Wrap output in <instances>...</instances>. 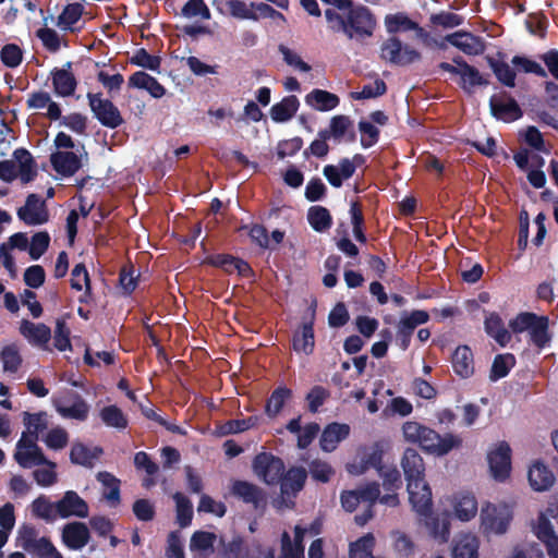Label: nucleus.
Wrapping results in <instances>:
<instances>
[{"label": "nucleus", "mask_w": 558, "mask_h": 558, "mask_svg": "<svg viewBox=\"0 0 558 558\" xmlns=\"http://www.w3.org/2000/svg\"><path fill=\"white\" fill-rule=\"evenodd\" d=\"M0 360L4 372L16 373L22 364V356L15 344L3 347L0 352Z\"/></svg>", "instance_id": "603ef678"}, {"label": "nucleus", "mask_w": 558, "mask_h": 558, "mask_svg": "<svg viewBox=\"0 0 558 558\" xmlns=\"http://www.w3.org/2000/svg\"><path fill=\"white\" fill-rule=\"evenodd\" d=\"M19 177L23 183H29L35 180L38 174L37 163L32 154L26 148H16L13 151Z\"/></svg>", "instance_id": "393cba45"}, {"label": "nucleus", "mask_w": 558, "mask_h": 558, "mask_svg": "<svg viewBox=\"0 0 558 558\" xmlns=\"http://www.w3.org/2000/svg\"><path fill=\"white\" fill-rule=\"evenodd\" d=\"M53 170L61 177H72L82 168V160L73 151L57 150L50 155Z\"/></svg>", "instance_id": "6ab92c4d"}, {"label": "nucleus", "mask_w": 558, "mask_h": 558, "mask_svg": "<svg viewBox=\"0 0 558 558\" xmlns=\"http://www.w3.org/2000/svg\"><path fill=\"white\" fill-rule=\"evenodd\" d=\"M506 54L498 51L496 57L486 56L485 60L495 74L496 78L507 87L515 86V70H513L506 61Z\"/></svg>", "instance_id": "b1692460"}, {"label": "nucleus", "mask_w": 558, "mask_h": 558, "mask_svg": "<svg viewBox=\"0 0 558 558\" xmlns=\"http://www.w3.org/2000/svg\"><path fill=\"white\" fill-rule=\"evenodd\" d=\"M531 342L539 349H543L550 341L548 332V318L546 316H538L537 320L529 331Z\"/></svg>", "instance_id": "a19ab883"}, {"label": "nucleus", "mask_w": 558, "mask_h": 558, "mask_svg": "<svg viewBox=\"0 0 558 558\" xmlns=\"http://www.w3.org/2000/svg\"><path fill=\"white\" fill-rule=\"evenodd\" d=\"M53 405L56 411L64 418L85 421L89 412L87 402L75 391H69L61 399L54 400Z\"/></svg>", "instance_id": "9b49d317"}, {"label": "nucleus", "mask_w": 558, "mask_h": 558, "mask_svg": "<svg viewBox=\"0 0 558 558\" xmlns=\"http://www.w3.org/2000/svg\"><path fill=\"white\" fill-rule=\"evenodd\" d=\"M316 319V303L314 302L302 316V323L292 337V348L295 352L311 355L315 349L314 324Z\"/></svg>", "instance_id": "6e6552de"}, {"label": "nucleus", "mask_w": 558, "mask_h": 558, "mask_svg": "<svg viewBox=\"0 0 558 558\" xmlns=\"http://www.w3.org/2000/svg\"><path fill=\"white\" fill-rule=\"evenodd\" d=\"M350 434V426L345 423L332 422L325 426L320 435L319 445L323 451L331 452L338 444Z\"/></svg>", "instance_id": "4be33fe9"}, {"label": "nucleus", "mask_w": 558, "mask_h": 558, "mask_svg": "<svg viewBox=\"0 0 558 558\" xmlns=\"http://www.w3.org/2000/svg\"><path fill=\"white\" fill-rule=\"evenodd\" d=\"M72 65L73 63L68 61L61 69L54 68L50 73L53 92L60 97H70L76 90L77 81L72 72Z\"/></svg>", "instance_id": "dca6fc26"}, {"label": "nucleus", "mask_w": 558, "mask_h": 558, "mask_svg": "<svg viewBox=\"0 0 558 558\" xmlns=\"http://www.w3.org/2000/svg\"><path fill=\"white\" fill-rule=\"evenodd\" d=\"M489 109L495 119L506 123L517 121L523 116L518 101L508 92L494 94L489 98Z\"/></svg>", "instance_id": "9d476101"}, {"label": "nucleus", "mask_w": 558, "mask_h": 558, "mask_svg": "<svg viewBox=\"0 0 558 558\" xmlns=\"http://www.w3.org/2000/svg\"><path fill=\"white\" fill-rule=\"evenodd\" d=\"M217 536L215 533L206 531H196L193 533L190 542V549L192 551H208L214 548V543Z\"/></svg>", "instance_id": "bf43d9fd"}, {"label": "nucleus", "mask_w": 558, "mask_h": 558, "mask_svg": "<svg viewBox=\"0 0 558 558\" xmlns=\"http://www.w3.org/2000/svg\"><path fill=\"white\" fill-rule=\"evenodd\" d=\"M175 501L177 523L180 527H186L193 520V505L191 500L182 493L177 492L173 495Z\"/></svg>", "instance_id": "4c0bfd02"}, {"label": "nucleus", "mask_w": 558, "mask_h": 558, "mask_svg": "<svg viewBox=\"0 0 558 558\" xmlns=\"http://www.w3.org/2000/svg\"><path fill=\"white\" fill-rule=\"evenodd\" d=\"M292 397V390L286 386L276 388L265 404V413L269 417H276L283 409L286 402Z\"/></svg>", "instance_id": "7c9ffc66"}, {"label": "nucleus", "mask_w": 558, "mask_h": 558, "mask_svg": "<svg viewBox=\"0 0 558 558\" xmlns=\"http://www.w3.org/2000/svg\"><path fill=\"white\" fill-rule=\"evenodd\" d=\"M429 320V313L424 310H414L411 313L404 312L401 315L399 325L405 329L414 331L420 325L426 324Z\"/></svg>", "instance_id": "0e129e2a"}, {"label": "nucleus", "mask_w": 558, "mask_h": 558, "mask_svg": "<svg viewBox=\"0 0 558 558\" xmlns=\"http://www.w3.org/2000/svg\"><path fill=\"white\" fill-rule=\"evenodd\" d=\"M308 472L314 481L320 483H328L335 474L332 466L319 459L311 461L308 464Z\"/></svg>", "instance_id": "052dcab7"}, {"label": "nucleus", "mask_w": 558, "mask_h": 558, "mask_svg": "<svg viewBox=\"0 0 558 558\" xmlns=\"http://www.w3.org/2000/svg\"><path fill=\"white\" fill-rule=\"evenodd\" d=\"M56 512L63 519L70 517L86 518L88 515V505L76 492L68 490L56 502Z\"/></svg>", "instance_id": "2eb2a0df"}, {"label": "nucleus", "mask_w": 558, "mask_h": 558, "mask_svg": "<svg viewBox=\"0 0 558 558\" xmlns=\"http://www.w3.org/2000/svg\"><path fill=\"white\" fill-rule=\"evenodd\" d=\"M181 15L187 19L201 16L204 20H209L211 16L204 0H189L181 9Z\"/></svg>", "instance_id": "338daca9"}, {"label": "nucleus", "mask_w": 558, "mask_h": 558, "mask_svg": "<svg viewBox=\"0 0 558 558\" xmlns=\"http://www.w3.org/2000/svg\"><path fill=\"white\" fill-rule=\"evenodd\" d=\"M375 537L368 533L350 544V558H373Z\"/></svg>", "instance_id": "37998d69"}, {"label": "nucleus", "mask_w": 558, "mask_h": 558, "mask_svg": "<svg viewBox=\"0 0 558 558\" xmlns=\"http://www.w3.org/2000/svg\"><path fill=\"white\" fill-rule=\"evenodd\" d=\"M84 12V7L80 2L70 3L64 7L58 16V26L64 31H73V25L80 21Z\"/></svg>", "instance_id": "ea45409f"}, {"label": "nucleus", "mask_w": 558, "mask_h": 558, "mask_svg": "<svg viewBox=\"0 0 558 558\" xmlns=\"http://www.w3.org/2000/svg\"><path fill=\"white\" fill-rule=\"evenodd\" d=\"M34 558H63L48 537H40L35 545L26 550Z\"/></svg>", "instance_id": "09e8293b"}, {"label": "nucleus", "mask_w": 558, "mask_h": 558, "mask_svg": "<svg viewBox=\"0 0 558 558\" xmlns=\"http://www.w3.org/2000/svg\"><path fill=\"white\" fill-rule=\"evenodd\" d=\"M45 468L36 469L33 472V477L36 483L41 487H49L57 483L58 474L56 472L57 463L47 459L43 464Z\"/></svg>", "instance_id": "8fccbe9b"}, {"label": "nucleus", "mask_w": 558, "mask_h": 558, "mask_svg": "<svg viewBox=\"0 0 558 558\" xmlns=\"http://www.w3.org/2000/svg\"><path fill=\"white\" fill-rule=\"evenodd\" d=\"M535 535L545 544L546 548L549 547V545L558 543V535H556L550 521L543 515L538 519Z\"/></svg>", "instance_id": "680f3d73"}, {"label": "nucleus", "mask_w": 558, "mask_h": 558, "mask_svg": "<svg viewBox=\"0 0 558 558\" xmlns=\"http://www.w3.org/2000/svg\"><path fill=\"white\" fill-rule=\"evenodd\" d=\"M99 416L102 423L108 427L125 429L129 424L128 417L123 411L114 404L104 407L99 412Z\"/></svg>", "instance_id": "f704fd0d"}, {"label": "nucleus", "mask_w": 558, "mask_h": 558, "mask_svg": "<svg viewBox=\"0 0 558 558\" xmlns=\"http://www.w3.org/2000/svg\"><path fill=\"white\" fill-rule=\"evenodd\" d=\"M464 23V17L460 14L440 11L429 16V24L433 27H441L444 29L454 28Z\"/></svg>", "instance_id": "a18cd8bd"}, {"label": "nucleus", "mask_w": 558, "mask_h": 558, "mask_svg": "<svg viewBox=\"0 0 558 558\" xmlns=\"http://www.w3.org/2000/svg\"><path fill=\"white\" fill-rule=\"evenodd\" d=\"M130 63L143 69L159 72L161 58L148 53L145 48H140L135 50L134 54L131 57Z\"/></svg>", "instance_id": "de8ad7c7"}, {"label": "nucleus", "mask_w": 558, "mask_h": 558, "mask_svg": "<svg viewBox=\"0 0 558 558\" xmlns=\"http://www.w3.org/2000/svg\"><path fill=\"white\" fill-rule=\"evenodd\" d=\"M89 538V530L83 522H71L63 527L62 542L70 549H82L87 545Z\"/></svg>", "instance_id": "412c9836"}, {"label": "nucleus", "mask_w": 558, "mask_h": 558, "mask_svg": "<svg viewBox=\"0 0 558 558\" xmlns=\"http://www.w3.org/2000/svg\"><path fill=\"white\" fill-rule=\"evenodd\" d=\"M515 365V357L512 353L497 354L494 357L489 379L497 381L506 377Z\"/></svg>", "instance_id": "c9c22d12"}, {"label": "nucleus", "mask_w": 558, "mask_h": 558, "mask_svg": "<svg viewBox=\"0 0 558 558\" xmlns=\"http://www.w3.org/2000/svg\"><path fill=\"white\" fill-rule=\"evenodd\" d=\"M17 217L27 226H38L48 222L49 211L46 202L35 193L29 194L26 197L25 205L17 209Z\"/></svg>", "instance_id": "f8f14e48"}, {"label": "nucleus", "mask_w": 558, "mask_h": 558, "mask_svg": "<svg viewBox=\"0 0 558 558\" xmlns=\"http://www.w3.org/2000/svg\"><path fill=\"white\" fill-rule=\"evenodd\" d=\"M350 128H352V120L348 116L338 114L332 117L329 126L322 131L328 135L329 140L340 143Z\"/></svg>", "instance_id": "e433bc0d"}, {"label": "nucleus", "mask_w": 558, "mask_h": 558, "mask_svg": "<svg viewBox=\"0 0 558 558\" xmlns=\"http://www.w3.org/2000/svg\"><path fill=\"white\" fill-rule=\"evenodd\" d=\"M305 101L317 111H330L339 106L340 99L333 93L315 88L306 95Z\"/></svg>", "instance_id": "bb28decb"}, {"label": "nucleus", "mask_w": 558, "mask_h": 558, "mask_svg": "<svg viewBox=\"0 0 558 558\" xmlns=\"http://www.w3.org/2000/svg\"><path fill=\"white\" fill-rule=\"evenodd\" d=\"M386 32L390 35L380 46V59L397 66H408L421 61L422 53L397 36L398 33L414 32L417 39L425 46L434 43L438 49H446L444 41H437L417 22L413 21L408 13H389L384 19Z\"/></svg>", "instance_id": "f257e3e1"}, {"label": "nucleus", "mask_w": 558, "mask_h": 558, "mask_svg": "<svg viewBox=\"0 0 558 558\" xmlns=\"http://www.w3.org/2000/svg\"><path fill=\"white\" fill-rule=\"evenodd\" d=\"M1 62L10 69H14L22 63L23 51L16 44H7L0 51Z\"/></svg>", "instance_id": "e2e57ef3"}, {"label": "nucleus", "mask_w": 558, "mask_h": 558, "mask_svg": "<svg viewBox=\"0 0 558 558\" xmlns=\"http://www.w3.org/2000/svg\"><path fill=\"white\" fill-rule=\"evenodd\" d=\"M307 478V472L302 466H292L281 477L280 493L283 497H296L303 489Z\"/></svg>", "instance_id": "a211bd4d"}, {"label": "nucleus", "mask_w": 558, "mask_h": 558, "mask_svg": "<svg viewBox=\"0 0 558 558\" xmlns=\"http://www.w3.org/2000/svg\"><path fill=\"white\" fill-rule=\"evenodd\" d=\"M44 441L48 448L60 450L68 446L69 434L62 427H54L47 433Z\"/></svg>", "instance_id": "774afa93"}, {"label": "nucleus", "mask_w": 558, "mask_h": 558, "mask_svg": "<svg viewBox=\"0 0 558 558\" xmlns=\"http://www.w3.org/2000/svg\"><path fill=\"white\" fill-rule=\"evenodd\" d=\"M512 520V512L506 505L487 502L481 510V527L484 533L504 534Z\"/></svg>", "instance_id": "423d86ee"}, {"label": "nucleus", "mask_w": 558, "mask_h": 558, "mask_svg": "<svg viewBox=\"0 0 558 558\" xmlns=\"http://www.w3.org/2000/svg\"><path fill=\"white\" fill-rule=\"evenodd\" d=\"M478 543L476 537L463 535L460 537L452 550L453 558H477Z\"/></svg>", "instance_id": "79ce46f5"}, {"label": "nucleus", "mask_w": 558, "mask_h": 558, "mask_svg": "<svg viewBox=\"0 0 558 558\" xmlns=\"http://www.w3.org/2000/svg\"><path fill=\"white\" fill-rule=\"evenodd\" d=\"M445 41L466 56H481L486 50L485 39L468 31H458L448 34L444 38V43Z\"/></svg>", "instance_id": "4468645a"}, {"label": "nucleus", "mask_w": 558, "mask_h": 558, "mask_svg": "<svg viewBox=\"0 0 558 558\" xmlns=\"http://www.w3.org/2000/svg\"><path fill=\"white\" fill-rule=\"evenodd\" d=\"M33 449L15 451L13 454L16 463L23 469H32L47 462V458L40 447H32Z\"/></svg>", "instance_id": "473e14b6"}, {"label": "nucleus", "mask_w": 558, "mask_h": 558, "mask_svg": "<svg viewBox=\"0 0 558 558\" xmlns=\"http://www.w3.org/2000/svg\"><path fill=\"white\" fill-rule=\"evenodd\" d=\"M97 480L106 487H109V492L104 494V497L111 504L117 506L120 502V480L109 472H99Z\"/></svg>", "instance_id": "49530a36"}, {"label": "nucleus", "mask_w": 558, "mask_h": 558, "mask_svg": "<svg viewBox=\"0 0 558 558\" xmlns=\"http://www.w3.org/2000/svg\"><path fill=\"white\" fill-rule=\"evenodd\" d=\"M511 63L519 72L531 73L542 78L547 77V71L536 61L525 56H514Z\"/></svg>", "instance_id": "5fc2aeb1"}, {"label": "nucleus", "mask_w": 558, "mask_h": 558, "mask_svg": "<svg viewBox=\"0 0 558 558\" xmlns=\"http://www.w3.org/2000/svg\"><path fill=\"white\" fill-rule=\"evenodd\" d=\"M299 106L300 101L296 96H287L282 98L281 101L272 105L270 108V117L272 121L277 123L287 122L295 116Z\"/></svg>", "instance_id": "c756f323"}, {"label": "nucleus", "mask_w": 558, "mask_h": 558, "mask_svg": "<svg viewBox=\"0 0 558 558\" xmlns=\"http://www.w3.org/2000/svg\"><path fill=\"white\" fill-rule=\"evenodd\" d=\"M88 105L99 123L109 129H117L124 120L118 107L109 99L101 98V94L87 93Z\"/></svg>", "instance_id": "0eeeda50"}, {"label": "nucleus", "mask_w": 558, "mask_h": 558, "mask_svg": "<svg viewBox=\"0 0 558 558\" xmlns=\"http://www.w3.org/2000/svg\"><path fill=\"white\" fill-rule=\"evenodd\" d=\"M329 137L322 130L318 131L317 137L310 144V146L303 151V155L308 158L315 156L317 158H325L330 147L328 145Z\"/></svg>", "instance_id": "4d7b16f0"}, {"label": "nucleus", "mask_w": 558, "mask_h": 558, "mask_svg": "<svg viewBox=\"0 0 558 558\" xmlns=\"http://www.w3.org/2000/svg\"><path fill=\"white\" fill-rule=\"evenodd\" d=\"M492 476L498 482H505L511 472V448L506 441L498 444L496 449L487 454Z\"/></svg>", "instance_id": "ddd939ff"}, {"label": "nucleus", "mask_w": 558, "mask_h": 558, "mask_svg": "<svg viewBox=\"0 0 558 558\" xmlns=\"http://www.w3.org/2000/svg\"><path fill=\"white\" fill-rule=\"evenodd\" d=\"M484 328L486 333L492 337L500 347H506L511 340V335L506 329L501 317L495 312L486 316Z\"/></svg>", "instance_id": "c85d7f7f"}, {"label": "nucleus", "mask_w": 558, "mask_h": 558, "mask_svg": "<svg viewBox=\"0 0 558 558\" xmlns=\"http://www.w3.org/2000/svg\"><path fill=\"white\" fill-rule=\"evenodd\" d=\"M230 493L246 505H251L254 510L264 512L267 507L266 492L258 485L244 480L232 482Z\"/></svg>", "instance_id": "1a4fd4ad"}, {"label": "nucleus", "mask_w": 558, "mask_h": 558, "mask_svg": "<svg viewBox=\"0 0 558 558\" xmlns=\"http://www.w3.org/2000/svg\"><path fill=\"white\" fill-rule=\"evenodd\" d=\"M102 449L100 447L90 449L82 442H75L71 447L70 461L73 464L82 465L85 468H93L95 461L100 457Z\"/></svg>", "instance_id": "cd10ccee"}, {"label": "nucleus", "mask_w": 558, "mask_h": 558, "mask_svg": "<svg viewBox=\"0 0 558 558\" xmlns=\"http://www.w3.org/2000/svg\"><path fill=\"white\" fill-rule=\"evenodd\" d=\"M70 335L71 330L68 327L65 319L57 318L53 335V345L58 351L64 352L72 350Z\"/></svg>", "instance_id": "3c124183"}, {"label": "nucleus", "mask_w": 558, "mask_h": 558, "mask_svg": "<svg viewBox=\"0 0 558 558\" xmlns=\"http://www.w3.org/2000/svg\"><path fill=\"white\" fill-rule=\"evenodd\" d=\"M23 424L26 426L27 432L32 436H37L38 434L47 429V413L40 411L38 413H29L27 411L23 412Z\"/></svg>", "instance_id": "864d4df0"}, {"label": "nucleus", "mask_w": 558, "mask_h": 558, "mask_svg": "<svg viewBox=\"0 0 558 558\" xmlns=\"http://www.w3.org/2000/svg\"><path fill=\"white\" fill-rule=\"evenodd\" d=\"M453 372L461 378H469L474 374V356L468 345H459L451 357Z\"/></svg>", "instance_id": "a878e982"}, {"label": "nucleus", "mask_w": 558, "mask_h": 558, "mask_svg": "<svg viewBox=\"0 0 558 558\" xmlns=\"http://www.w3.org/2000/svg\"><path fill=\"white\" fill-rule=\"evenodd\" d=\"M456 517L461 521H470L477 513V500L472 494H461L453 505Z\"/></svg>", "instance_id": "2f4dec72"}, {"label": "nucleus", "mask_w": 558, "mask_h": 558, "mask_svg": "<svg viewBox=\"0 0 558 558\" xmlns=\"http://www.w3.org/2000/svg\"><path fill=\"white\" fill-rule=\"evenodd\" d=\"M330 391L320 386L315 385L307 392L305 400L307 401V409L311 413H317L319 408L329 399Z\"/></svg>", "instance_id": "6e6d98bb"}, {"label": "nucleus", "mask_w": 558, "mask_h": 558, "mask_svg": "<svg viewBox=\"0 0 558 558\" xmlns=\"http://www.w3.org/2000/svg\"><path fill=\"white\" fill-rule=\"evenodd\" d=\"M218 551L221 558H244V541L241 536H234L229 542L220 537Z\"/></svg>", "instance_id": "c03bdc74"}, {"label": "nucleus", "mask_w": 558, "mask_h": 558, "mask_svg": "<svg viewBox=\"0 0 558 558\" xmlns=\"http://www.w3.org/2000/svg\"><path fill=\"white\" fill-rule=\"evenodd\" d=\"M307 221L316 232H324L332 226L329 210L323 206H312L307 211Z\"/></svg>", "instance_id": "72a5a7b5"}, {"label": "nucleus", "mask_w": 558, "mask_h": 558, "mask_svg": "<svg viewBox=\"0 0 558 558\" xmlns=\"http://www.w3.org/2000/svg\"><path fill=\"white\" fill-rule=\"evenodd\" d=\"M378 474L383 478V486L386 490L396 492L401 488V474L396 466L385 465L381 471H378Z\"/></svg>", "instance_id": "69168bd1"}, {"label": "nucleus", "mask_w": 558, "mask_h": 558, "mask_svg": "<svg viewBox=\"0 0 558 558\" xmlns=\"http://www.w3.org/2000/svg\"><path fill=\"white\" fill-rule=\"evenodd\" d=\"M529 483L533 490H548L556 481L554 472L542 461H535L529 469Z\"/></svg>", "instance_id": "aec40b11"}, {"label": "nucleus", "mask_w": 558, "mask_h": 558, "mask_svg": "<svg viewBox=\"0 0 558 558\" xmlns=\"http://www.w3.org/2000/svg\"><path fill=\"white\" fill-rule=\"evenodd\" d=\"M31 509L33 515L38 519L45 520L46 522H53L56 520V504L50 502L49 498L45 495H40L34 499Z\"/></svg>", "instance_id": "58836bf2"}, {"label": "nucleus", "mask_w": 558, "mask_h": 558, "mask_svg": "<svg viewBox=\"0 0 558 558\" xmlns=\"http://www.w3.org/2000/svg\"><path fill=\"white\" fill-rule=\"evenodd\" d=\"M20 333L35 347L44 350L48 349V342L51 339V329L44 323L34 324L23 319L20 325Z\"/></svg>", "instance_id": "f3484780"}, {"label": "nucleus", "mask_w": 558, "mask_h": 558, "mask_svg": "<svg viewBox=\"0 0 558 558\" xmlns=\"http://www.w3.org/2000/svg\"><path fill=\"white\" fill-rule=\"evenodd\" d=\"M343 14L333 9L325 10L328 27L333 33H342L349 40L364 43L373 37L377 28V19L373 11L363 4L345 7Z\"/></svg>", "instance_id": "f03ea898"}, {"label": "nucleus", "mask_w": 558, "mask_h": 558, "mask_svg": "<svg viewBox=\"0 0 558 558\" xmlns=\"http://www.w3.org/2000/svg\"><path fill=\"white\" fill-rule=\"evenodd\" d=\"M407 490L412 509L421 517H429L433 509L432 488L425 481V463L413 448H407L401 459Z\"/></svg>", "instance_id": "7ed1b4c3"}, {"label": "nucleus", "mask_w": 558, "mask_h": 558, "mask_svg": "<svg viewBox=\"0 0 558 558\" xmlns=\"http://www.w3.org/2000/svg\"><path fill=\"white\" fill-rule=\"evenodd\" d=\"M50 244V235L46 231H40L32 236L28 247V254L32 259H39L48 250Z\"/></svg>", "instance_id": "13d9d810"}, {"label": "nucleus", "mask_w": 558, "mask_h": 558, "mask_svg": "<svg viewBox=\"0 0 558 558\" xmlns=\"http://www.w3.org/2000/svg\"><path fill=\"white\" fill-rule=\"evenodd\" d=\"M452 62L461 68V72L458 74L461 76V87L466 93H472L476 86H486L489 82L481 74V72L473 65H470L461 56H457L452 59Z\"/></svg>", "instance_id": "5701e85b"}, {"label": "nucleus", "mask_w": 558, "mask_h": 558, "mask_svg": "<svg viewBox=\"0 0 558 558\" xmlns=\"http://www.w3.org/2000/svg\"><path fill=\"white\" fill-rule=\"evenodd\" d=\"M252 470L262 482L274 486L281 481L286 465L281 458L271 452L263 451L253 458Z\"/></svg>", "instance_id": "39448f33"}, {"label": "nucleus", "mask_w": 558, "mask_h": 558, "mask_svg": "<svg viewBox=\"0 0 558 558\" xmlns=\"http://www.w3.org/2000/svg\"><path fill=\"white\" fill-rule=\"evenodd\" d=\"M403 436L407 441L417 444L427 453L442 457L452 449L462 445L461 437L447 433L440 435L436 430L414 421L405 422L402 426Z\"/></svg>", "instance_id": "20e7f679"}]
</instances>
